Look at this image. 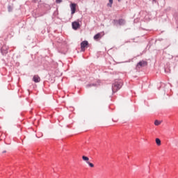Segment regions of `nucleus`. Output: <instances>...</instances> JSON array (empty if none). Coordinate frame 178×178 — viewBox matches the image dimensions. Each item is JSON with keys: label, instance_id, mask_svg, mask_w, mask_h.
<instances>
[{"label": "nucleus", "instance_id": "f8f14e48", "mask_svg": "<svg viewBox=\"0 0 178 178\" xmlns=\"http://www.w3.org/2000/svg\"><path fill=\"white\" fill-rule=\"evenodd\" d=\"M88 165H89V166H90V168H94V165L92 164V163H90V161L87 162Z\"/></svg>", "mask_w": 178, "mask_h": 178}, {"label": "nucleus", "instance_id": "9d476101", "mask_svg": "<svg viewBox=\"0 0 178 178\" xmlns=\"http://www.w3.org/2000/svg\"><path fill=\"white\" fill-rule=\"evenodd\" d=\"M156 144L157 145H161V139H159V138H156Z\"/></svg>", "mask_w": 178, "mask_h": 178}, {"label": "nucleus", "instance_id": "f3484780", "mask_svg": "<svg viewBox=\"0 0 178 178\" xmlns=\"http://www.w3.org/2000/svg\"><path fill=\"white\" fill-rule=\"evenodd\" d=\"M176 145H177V143H175Z\"/></svg>", "mask_w": 178, "mask_h": 178}, {"label": "nucleus", "instance_id": "39448f33", "mask_svg": "<svg viewBox=\"0 0 178 178\" xmlns=\"http://www.w3.org/2000/svg\"><path fill=\"white\" fill-rule=\"evenodd\" d=\"M144 66H147V62L142 60L137 64L136 67L140 69V67H144Z\"/></svg>", "mask_w": 178, "mask_h": 178}, {"label": "nucleus", "instance_id": "20e7f679", "mask_svg": "<svg viewBox=\"0 0 178 178\" xmlns=\"http://www.w3.org/2000/svg\"><path fill=\"white\" fill-rule=\"evenodd\" d=\"M72 26L74 30H78V29H80V23H79L78 22H72Z\"/></svg>", "mask_w": 178, "mask_h": 178}, {"label": "nucleus", "instance_id": "6e6552de", "mask_svg": "<svg viewBox=\"0 0 178 178\" xmlns=\"http://www.w3.org/2000/svg\"><path fill=\"white\" fill-rule=\"evenodd\" d=\"M82 159L83 161H86V163L89 162L88 161H90V159L88 157L86 156H83Z\"/></svg>", "mask_w": 178, "mask_h": 178}, {"label": "nucleus", "instance_id": "1a4fd4ad", "mask_svg": "<svg viewBox=\"0 0 178 178\" xmlns=\"http://www.w3.org/2000/svg\"><path fill=\"white\" fill-rule=\"evenodd\" d=\"M161 122L159 121V120H156L154 121V124H155V126H159V124H161Z\"/></svg>", "mask_w": 178, "mask_h": 178}, {"label": "nucleus", "instance_id": "4468645a", "mask_svg": "<svg viewBox=\"0 0 178 178\" xmlns=\"http://www.w3.org/2000/svg\"><path fill=\"white\" fill-rule=\"evenodd\" d=\"M109 3H111V5H112V3H113V0H108Z\"/></svg>", "mask_w": 178, "mask_h": 178}, {"label": "nucleus", "instance_id": "ddd939ff", "mask_svg": "<svg viewBox=\"0 0 178 178\" xmlns=\"http://www.w3.org/2000/svg\"><path fill=\"white\" fill-rule=\"evenodd\" d=\"M56 3H60L62 0H56Z\"/></svg>", "mask_w": 178, "mask_h": 178}, {"label": "nucleus", "instance_id": "0eeeda50", "mask_svg": "<svg viewBox=\"0 0 178 178\" xmlns=\"http://www.w3.org/2000/svg\"><path fill=\"white\" fill-rule=\"evenodd\" d=\"M93 38L95 40V41H98L99 38H102V33H98L94 36Z\"/></svg>", "mask_w": 178, "mask_h": 178}, {"label": "nucleus", "instance_id": "9b49d317", "mask_svg": "<svg viewBox=\"0 0 178 178\" xmlns=\"http://www.w3.org/2000/svg\"><path fill=\"white\" fill-rule=\"evenodd\" d=\"M118 23H119L120 26H122V24H124V19H120Z\"/></svg>", "mask_w": 178, "mask_h": 178}, {"label": "nucleus", "instance_id": "2eb2a0df", "mask_svg": "<svg viewBox=\"0 0 178 178\" xmlns=\"http://www.w3.org/2000/svg\"><path fill=\"white\" fill-rule=\"evenodd\" d=\"M118 2H120V1H122V0H118Z\"/></svg>", "mask_w": 178, "mask_h": 178}, {"label": "nucleus", "instance_id": "f03ea898", "mask_svg": "<svg viewBox=\"0 0 178 178\" xmlns=\"http://www.w3.org/2000/svg\"><path fill=\"white\" fill-rule=\"evenodd\" d=\"M86 48H88V41L84 40L81 43V51L84 52L86 51Z\"/></svg>", "mask_w": 178, "mask_h": 178}, {"label": "nucleus", "instance_id": "423d86ee", "mask_svg": "<svg viewBox=\"0 0 178 178\" xmlns=\"http://www.w3.org/2000/svg\"><path fill=\"white\" fill-rule=\"evenodd\" d=\"M33 81H34V83H40L41 81V78L38 75H35L33 77Z\"/></svg>", "mask_w": 178, "mask_h": 178}, {"label": "nucleus", "instance_id": "f257e3e1", "mask_svg": "<svg viewBox=\"0 0 178 178\" xmlns=\"http://www.w3.org/2000/svg\"><path fill=\"white\" fill-rule=\"evenodd\" d=\"M122 86H123L122 81L115 82L112 86L113 92H116L118 90H120V88H122Z\"/></svg>", "mask_w": 178, "mask_h": 178}, {"label": "nucleus", "instance_id": "dca6fc26", "mask_svg": "<svg viewBox=\"0 0 178 178\" xmlns=\"http://www.w3.org/2000/svg\"><path fill=\"white\" fill-rule=\"evenodd\" d=\"M5 152H6V151H3V153H5Z\"/></svg>", "mask_w": 178, "mask_h": 178}, {"label": "nucleus", "instance_id": "7ed1b4c3", "mask_svg": "<svg viewBox=\"0 0 178 178\" xmlns=\"http://www.w3.org/2000/svg\"><path fill=\"white\" fill-rule=\"evenodd\" d=\"M76 6H77V4L74 3H72L70 4V9L72 11V15H74V13H76Z\"/></svg>", "mask_w": 178, "mask_h": 178}]
</instances>
